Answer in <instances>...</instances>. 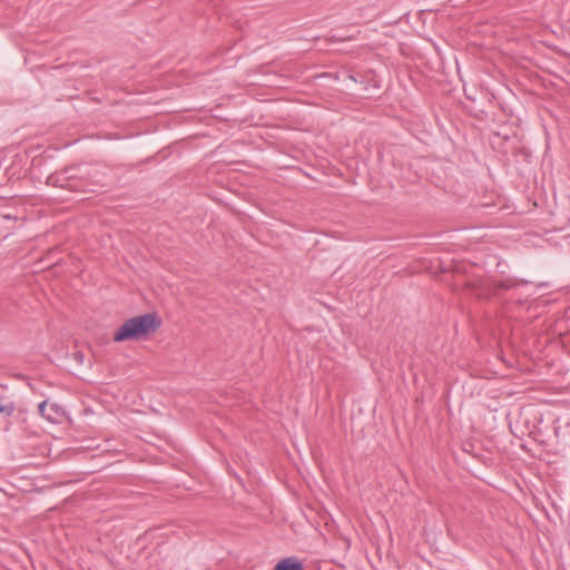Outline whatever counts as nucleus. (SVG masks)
<instances>
[{
    "label": "nucleus",
    "mask_w": 570,
    "mask_h": 570,
    "mask_svg": "<svg viewBox=\"0 0 570 570\" xmlns=\"http://www.w3.org/2000/svg\"><path fill=\"white\" fill-rule=\"evenodd\" d=\"M161 326V320L155 313H146L128 318L114 333V342L140 341L155 334Z\"/></svg>",
    "instance_id": "nucleus-1"
},
{
    "label": "nucleus",
    "mask_w": 570,
    "mask_h": 570,
    "mask_svg": "<svg viewBox=\"0 0 570 570\" xmlns=\"http://www.w3.org/2000/svg\"><path fill=\"white\" fill-rule=\"evenodd\" d=\"M523 281L507 278L504 281H491L488 278H471L464 283V288L480 299H489L501 291L510 289L524 284Z\"/></svg>",
    "instance_id": "nucleus-2"
},
{
    "label": "nucleus",
    "mask_w": 570,
    "mask_h": 570,
    "mask_svg": "<svg viewBox=\"0 0 570 570\" xmlns=\"http://www.w3.org/2000/svg\"><path fill=\"white\" fill-rule=\"evenodd\" d=\"M76 167H68L59 171H55L47 177V185L59 187L71 191H80L83 184L80 181Z\"/></svg>",
    "instance_id": "nucleus-3"
},
{
    "label": "nucleus",
    "mask_w": 570,
    "mask_h": 570,
    "mask_svg": "<svg viewBox=\"0 0 570 570\" xmlns=\"http://www.w3.org/2000/svg\"><path fill=\"white\" fill-rule=\"evenodd\" d=\"M38 410L40 415L51 423H59L65 414L60 405L56 403H48V401L41 402Z\"/></svg>",
    "instance_id": "nucleus-4"
},
{
    "label": "nucleus",
    "mask_w": 570,
    "mask_h": 570,
    "mask_svg": "<svg viewBox=\"0 0 570 570\" xmlns=\"http://www.w3.org/2000/svg\"><path fill=\"white\" fill-rule=\"evenodd\" d=\"M274 570H304V566L298 559L288 557L278 561Z\"/></svg>",
    "instance_id": "nucleus-5"
},
{
    "label": "nucleus",
    "mask_w": 570,
    "mask_h": 570,
    "mask_svg": "<svg viewBox=\"0 0 570 570\" xmlns=\"http://www.w3.org/2000/svg\"><path fill=\"white\" fill-rule=\"evenodd\" d=\"M14 412L13 403L0 404V413L10 416Z\"/></svg>",
    "instance_id": "nucleus-6"
},
{
    "label": "nucleus",
    "mask_w": 570,
    "mask_h": 570,
    "mask_svg": "<svg viewBox=\"0 0 570 570\" xmlns=\"http://www.w3.org/2000/svg\"><path fill=\"white\" fill-rule=\"evenodd\" d=\"M72 357L73 360L79 363V364H82L83 361H85V354L81 352V351H77L72 354Z\"/></svg>",
    "instance_id": "nucleus-7"
},
{
    "label": "nucleus",
    "mask_w": 570,
    "mask_h": 570,
    "mask_svg": "<svg viewBox=\"0 0 570 570\" xmlns=\"http://www.w3.org/2000/svg\"><path fill=\"white\" fill-rule=\"evenodd\" d=\"M353 37H340L338 40H351Z\"/></svg>",
    "instance_id": "nucleus-8"
}]
</instances>
